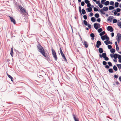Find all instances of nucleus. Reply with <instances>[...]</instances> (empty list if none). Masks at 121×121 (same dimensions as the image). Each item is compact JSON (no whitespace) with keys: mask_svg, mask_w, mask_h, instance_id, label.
<instances>
[{"mask_svg":"<svg viewBox=\"0 0 121 121\" xmlns=\"http://www.w3.org/2000/svg\"><path fill=\"white\" fill-rule=\"evenodd\" d=\"M13 48H12L11 50V52L10 53V54L11 55V56L12 57L13 56Z\"/></svg>","mask_w":121,"mask_h":121,"instance_id":"nucleus-18","label":"nucleus"},{"mask_svg":"<svg viewBox=\"0 0 121 121\" xmlns=\"http://www.w3.org/2000/svg\"><path fill=\"white\" fill-rule=\"evenodd\" d=\"M109 67V66L107 65H106L105 66V68L107 69H108Z\"/></svg>","mask_w":121,"mask_h":121,"instance_id":"nucleus-56","label":"nucleus"},{"mask_svg":"<svg viewBox=\"0 0 121 121\" xmlns=\"http://www.w3.org/2000/svg\"><path fill=\"white\" fill-rule=\"evenodd\" d=\"M82 13L83 14H85L86 13V12L85 10L84 9H82Z\"/></svg>","mask_w":121,"mask_h":121,"instance_id":"nucleus-33","label":"nucleus"},{"mask_svg":"<svg viewBox=\"0 0 121 121\" xmlns=\"http://www.w3.org/2000/svg\"><path fill=\"white\" fill-rule=\"evenodd\" d=\"M94 11H98V9H97L96 8L94 7Z\"/></svg>","mask_w":121,"mask_h":121,"instance_id":"nucleus-44","label":"nucleus"},{"mask_svg":"<svg viewBox=\"0 0 121 121\" xmlns=\"http://www.w3.org/2000/svg\"><path fill=\"white\" fill-rule=\"evenodd\" d=\"M117 65L119 69H121V64H117Z\"/></svg>","mask_w":121,"mask_h":121,"instance_id":"nucleus-37","label":"nucleus"},{"mask_svg":"<svg viewBox=\"0 0 121 121\" xmlns=\"http://www.w3.org/2000/svg\"><path fill=\"white\" fill-rule=\"evenodd\" d=\"M109 4V2L108 1H106L104 3V5H106V6L107 5H108Z\"/></svg>","mask_w":121,"mask_h":121,"instance_id":"nucleus-30","label":"nucleus"},{"mask_svg":"<svg viewBox=\"0 0 121 121\" xmlns=\"http://www.w3.org/2000/svg\"><path fill=\"white\" fill-rule=\"evenodd\" d=\"M113 11H115V12H114V14L115 15H116L117 14V12L116 11V10L114 9Z\"/></svg>","mask_w":121,"mask_h":121,"instance_id":"nucleus-57","label":"nucleus"},{"mask_svg":"<svg viewBox=\"0 0 121 121\" xmlns=\"http://www.w3.org/2000/svg\"><path fill=\"white\" fill-rule=\"evenodd\" d=\"M103 11L104 10H103L102 9H101L99 10V11L101 13L103 14H105V13Z\"/></svg>","mask_w":121,"mask_h":121,"instance_id":"nucleus-21","label":"nucleus"},{"mask_svg":"<svg viewBox=\"0 0 121 121\" xmlns=\"http://www.w3.org/2000/svg\"><path fill=\"white\" fill-rule=\"evenodd\" d=\"M93 13H92L91 12L90 13L89 16L90 17H92L93 16Z\"/></svg>","mask_w":121,"mask_h":121,"instance_id":"nucleus-53","label":"nucleus"},{"mask_svg":"<svg viewBox=\"0 0 121 121\" xmlns=\"http://www.w3.org/2000/svg\"><path fill=\"white\" fill-rule=\"evenodd\" d=\"M101 45V42L99 41H97L96 42V46L97 48H99V46Z\"/></svg>","mask_w":121,"mask_h":121,"instance_id":"nucleus-6","label":"nucleus"},{"mask_svg":"<svg viewBox=\"0 0 121 121\" xmlns=\"http://www.w3.org/2000/svg\"><path fill=\"white\" fill-rule=\"evenodd\" d=\"M101 39L103 40H104L105 39L107 40L106 41H108V40H109V37L107 36L104 35L102 36L101 37Z\"/></svg>","mask_w":121,"mask_h":121,"instance_id":"nucleus-5","label":"nucleus"},{"mask_svg":"<svg viewBox=\"0 0 121 121\" xmlns=\"http://www.w3.org/2000/svg\"><path fill=\"white\" fill-rule=\"evenodd\" d=\"M88 27L90 29H91V25H90L89 24H87Z\"/></svg>","mask_w":121,"mask_h":121,"instance_id":"nucleus-45","label":"nucleus"},{"mask_svg":"<svg viewBox=\"0 0 121 121\" xmlns=\"http://www.w3.org/2000/svg\"><path fill=\"white\" fill-rule=\"evenodd\" d=\"M98 6L100 8H102L103 7V6L102 5V4H101L100 3L99 4H98Z\"/></svg>","mask_w":121,"mask_h":121,"instance_id":"nucleus-36","label":"nucleus"},{"mask_svg":"<svg viewBox=\"0 0 121 121\" xmlns=\"http://www.w3.org/2000/svg\"><path fill=\"white\" fill-rule=\"evenodd\" d=\"M95 2H96V3L97 4H100V3H99L100 2L99 1H95Z\"/></svg>","mask_w":121,"mask_h":121,"instance_id":"nucleus-60","label":"nucleus"},{"mask_svg":"<svg viewBox=\"0 0 121 121\" xmlns=\"http://www.w3.org/2000/svg\"><path fill=\"white\" fill-rule=\"evenodd\" d=\"M103 30L101 28L99 29L98 30V31L99 33H100Z\"/></svg>","mask_w":121,"mask_h":121,"instance_id":"nucleus-34","label":"nucleus"},{"mask_svg":"<svg viewBox=\"0 0 121 121\" xmlns=\"http://www.w3.org/2000/svg\"><path fill=\"white\" fill-rule=\"evenodd\" d=\"M85 3L84 1H82L81 3V5L82 6H83L84 5Z\"/></svg>","mask_w":121,"mask_h":121,"instance_id":"nucleus-48","label":"nucleus"},{"mask_svg":"<svg viewBox=\"0 0 121 121\" xmlns=\"http://www.w3.org/2000/svg\"><path fill=\"white\" fill-rule=\"evenodd\" d=\"M94 28L96 30H97L98 29L97 23H94Z\"/></svg>","mask_w":121,"mask_h":121,"instance_id":"nucleus-13","label":"nucleus"},{"mask_svg":"<svg viewBox=\"0 0 121 121\" xmlns=\"http://www.w3.org/2000/svg\"><path fill=\"white\" fill-rule=\"evenodd\" d=\"M119 4V3L117 2H115V7H117L118 6Z\"/></svg>","mask_w":121,"mask_h":121,"instance_id":"nucleus-27","label":"nucleus"},{"mask_svg":"<svg viewBox=\"0 0 121 121\" xmlns=\"http://www.w3.org/2000/svg\"><path fill=\"white\" fill-rule=\"evenodd\" d=\"M114 2L113 1H111L110 2V5H113L114 4Z\"/></svg>","mask_w":121,"mask_h":121,"instance_id":"nucleus-41","label":"nucleus"},{"mask_svg":"<svg viewBox=\"0 0 121 121\" xmlns=\"http://www.w3.org/2000/svg\"><path fill=\"white\" fill-rule=\"evenodd\" d=\"M63 58L65 60V61L67 60H66V58L65 56H64V57H63Z\"/></svg>","mask_w":121,"mask_h":121,"instance_id":"nucleus-62","label":"nucleus"},{"mask_svg":"<svg viewBox=\"0 0 121 121\" xmlns=\"http://www.w3.org/2000/svg\"><path fill=\"white\" fill-rule=\"evenodd\" d=\"M91 20L92 22H94L96 21V19L94 17H92L91 18Z\"/></svg>","mask_w":121,"mask_h":121,"instance_id":"nucleus-23","label":"nucleus"},{"mask_svg":"<svg viewBox=\"0 0 121 121\" xmlns=\"http://www.w3.org/2000/svg\"><path fill=\"white\" fill-rule=\"evenodd\" d=\"M90 36L92 37L91 39L93 40L94 39L95 35L94 34L92 33L90 34Z\"/></svg>","mask_w":121,"mask_h":121,"instance_id":"nucleus-14","label":"nucleus"},{"mask_svg":"<svg viewBox=\"0 0 121 121\" xmlns=\"http://www.w3.org/2000/svg\"><path fill=\"white\" fill-rule=\"evenodd\" d=\"M10 19V20L11 22H13L14 24L16 23V21L13 18V17H11L10 16H9Z\"/></svg>","mask_w":121,"mask_h":121,"instance_id":"nucleus-11","label":"nucleus"},{"mask_svg":"<svg viewBox=\"0 0 121 121\" xmlns=\"http://www.w3.org/2000/svg\"><path fill=\"white\" fill-rule=\"evenodd\" d=\"M97 25H98V29L100 28V24L99 23H97Z\"/></svg>","mask_w":121,"mask_h":121,"instance_id":"nucleus-59","label":"nucleus"},{"mask_svg":"<svg viewBox=\"0 0 121 121\" xmlns=\"http://www.w3.org/2000/svg\"><path fill=\"white\" fill-rule=\"evenodd\" d=\"M117 40H121V35L120 34H118L117 36Z\"/></svg>","mask_w":121,"mask_h":121,"instance_id":"nucleus-10","label":"nucleus"},{"mask_svg":"<svg viewBox=\"0 0 121 121\" xmlns=\"http://www.w3.org/2000/svg\"><path fill=\"white\" fill-rule=\"evenodd\" d=\"M19 9H20V13L22 14V16H25L28 14L26 9L21 5H19L18 6Z\"/></svg>","mask_w":121,"mask_h":121,"instance_id":"nucleus-2","label":"nucleus"},{"mask_svg":"<svg viewBox=\"0 0 121 121\" xmlns=\"http://www.w3.org/2000/svg\"><path fill=\"white\" fill-rule=\"evenodd\" d=\"M113 23H116L117 22V20L116 19H113Z\"/></svg>","mask_w":121,"mask_h":121,"instance_id":"nucleus-39","label":"nucleus"},{"mask_svg":"<svg viewBox=\"0 0 121 121\" xmlns=\"http://www.w3.org/2000/svg\"><path fill=\"white\" fill-rule=\"evenodd\" d=\"M116 10H117V12H120L121 10V9H119V8H117V9H116Z\"/></svg>","mask_w":121,"mask_h":121,"instance_id":"nucleus-43","label":"nucleus"},{"mask_svg":"<svg viewBox=\"0 0 121 121\" xmlns=\"http://www.w3.org/2000/svg\"><path fill=\"white\" fill-rule=\"evenodd\" d=\"M81 7L80 6H80L79 7V12L81 14Z\"/></svg>","mask_w":121,"mask_h":121,"instance_id":"nucleus-46","label":"nucleus"},{"mask_svg":"<svg viewBox=\"0 0 121 121\" xmlns=\"http://www.w3.org/2000/svg\"><path fill=\"white\" fill-rule=\"evenodd\" d=\"M83 45L86 48H87L88 47V45L87 44V42L85 41H84Z\"/></svg>","mask_w":121,"mask_h":121,"instance_id":"nucleus-12","label":"nucleus"},{"mask_svg":"<svg viewBox=\"0 0 121 121\" xmlns=\"http://www.w3.org/2000/svg\"><path fill=\"white\" fill-rule=\"evenodd\" d=\"M116 50L117 51H118L119 50V48L118 46H116Z\"/></svg>","mask_w":121,"mask_h":121,"instance_id":"nucleus-55","label":"nucleus"},{"mask_svg":"<svg viewBox=\"0 0 121 121\" xmlns=\"http://www.w3.org/2000/svg\"><path fill=\"white\" fill-rule=\"evenodd\" d=\"M107 30L111 32L113 31L114 30L113 28L111 26H108V27Z\"/></svg>","mask_w":121,"mask_h":121,"instance_id":"nucleus-7","label":"nucleus"},{"mask_svg":"<svg viewBox=\"0 0 121 121\" xmlns=\"http://www.w3.org/2000/svg\"><path fill=\"white\" fill-rule=\"evenodd\" d=\"M101 20L100 18H99L97 19V21L99 22H100Z\"/></svg>","mask_w":121,"mask_h":121,"instance_id":"nucleus-52","label":"nucleus"},{"mask_svg":"<svg viewBox=\"0 0 121 121\" xmlns=\"http://www.w3.org/2000/svg\"><path fill=\"white\" fill-rule=\"evenodd\" d=\"M114 35V33L113 32H112L111 33V36L112 37H113Z\"/></svg>","mask_w":121,"mask_h":121,"instance_id":"nucleus-61","label":"nucleus"},{"mask_svg":"<svg viewBox=\"0 0 121 121\" xmlns=\"http://www.w3.org/2000/svg\"><path fill=\"white\" fill-rule=\"evenodd\" d=\"M114 8L112 6H110L109 7V10L113 9Z\"/></svg>","mask_w":121,"mask_h":121,"instance_id":"nucleus-31","label":"nucleus"},{"mask_svg":"<svg viewBox=\"0 0 121 121\" xmlns=\"http://www.w3.org/2000/svg\"><path fill=\"white\" fill-rule=\"evenodd\" d=\"M37 48L38 49V51L41 53L44 57L47 58L48 57V56L45 53L44 49L40 45L38 44L37 45Z\"/></svg>","mask_w":121,"mask_h":121,"instance_id":"nucleus-1","label":"nucleus"},{"mask_svg":"<svg viewBox=\"0 0 121 121\" xmlns=\"http://www.w3.org/2000/svg\"><path fill=\"white\" fill-rule=\"evenodd\" d=\"M83 18L85 20L86 19H87V17L86 15H84L83 16Z\"/></svg>","mask_w":121,"mask_h":121,"instance_id":"nucleus-50","label":"nucleus"},{"mask_svg":"<svg viewBox=\"0 0 121 121\" xmlns=\"http://www.w3.org/2000/svg\"><path fill=\"white\" fill-rule=\"evenodd\" d=\"M118 75H114V77L116 78H117L118 77Z\"/></svg>","mask_w":121,"mask_h":121,"instance_id":"nucleus-58","label":"nucleus"},{"mask_svg":"<svg viewBox=\"0 0 121 121\" xmlns=\"http://www.w3.org/2000/svg\"><path fill=\"white\" fill-rule=\"evenodd\" d=\"M117 25L120 28H121V22L119 21L117 23Z\"/></svg>","mask_w":121,"mask_h":121,"instance_id":"nucleus-24","label":"nucleus"},{"mask_svg":"<svg viewBox=\"0 0 121 121\" xmlns=\"http://www.w3.org/2000/svg\"><path fill=\"white\" fill-rule=\"evenodd\" d=\"M110 51L111 53H114L115 52V50L113 48H112L110 50Z\"/></svg>","mask_w":121,"mask_h":121,"instance_id":"nucleus-19","label":"nucleus"},{"mask_svg":"<svg viewBox=\"0 0 121 121\" xmlns=\"http://www.w3.org/2000/svg\"><path fill=\"white\" fill-rule=\"evenodd\" d=\"M108 64L109 65V66H112L111 63L110 62H109L108 63Z\"/></svg>","mask_w":121,"mask_h":121,"instance_id":"nucleus-38","label":"nucleus"},{"mask_svg":"<svg viewBox=\"0 0 121 121\" xmlns=\"http://www.w3.org/2000/svg\"><path fill=\"white\" fill-rule=\"evenodd\" d=\"M7 75L8 77L11 79V81H13V78L12 76H11L8 73H7Z\"/></svg>","mask_w":121,"mask_h":121,"instance_id":"nucleus-20","label":"nucleus"},{"mask_svg":"<svg viewBox=\"0 0 121 121\" xmlns=\"http://www.w3.org/2000/svg\"><path fill=\"white\" fill-rule=\"evenodd\" d=\"M108 48L109 49H111V48H112V46L110 45H109L108 46Z\"/></svg>","mask_w":121,"mask_h":121,"instance_id":"nucleus-47","label":"nucleus"},{"mask_svg":"<svg viewBox=\"0 0 121 121\" xmlns=\"http://www.w3.org/2000/svg\"><path fill=\"white\" fill-rule=\"evenodd\" d=\"M106 54L105 53H103L102 54H99V56L101 58L103 57L104 59V60L106 61H107L109 60V58L106 56Z\"/></svg>","mask_w":121,"mask_h":121,"instance_id":"nucleus-3","label":"nucleus"},{"mask_svg":"<svg viewBox=\"0 0 121 121\" xmlns=\"http://www.w3.org/2000/svg\"><path fill=\"white\" fill-rule=\"evenodd\" d=\"M86 9H87L88 12H90L92 10V8L91 7H89L87 8Z\"/></svg>","mask_w":121,"mask_h":121,"instance_id":"nucleus-22","label":"nucleus"},{"mask_svg":"<svg viewBox=\"0 0 121 121\" xmlns=\"http://www.w3.org/2000/svg\"><path fill=\"white\" fill-rule=\"evenodd\" d=\"M73 118L75 121H79L78 119V118H76L75 115H73Z\"/></svg>","mask_w":121,"mask_h":121,"instance_id":"nucleus-17","label":"nucleus"},{"mask_svg":"<svg viewBox=\"0 0 121 121\" xmlns=\"http://www.w3.org/2000/svg\"><path fill=\"white\" fill-rule=\"evenodd\" d=\"M113 68L114 70L115 71H117V68L115 65H114L113 66Z\"/></svg>","mask_w":121,"mask_h":121,"instance_id":"nucleus-26","label":"nucleus"},{"mask_svg":"<svg viewBox=\"0 0 121 121\" xmlns=\"http://www.w3.org/2000/svg\"><path fill=\"white\" fill-rule=\"evenodd\" d=\"M83 23L85 26H87L88 24L87 22L85 20H84Z\"/></svg>","mask_w":121,"mask_h":121,"instance_id":"nucleus-29","label":"nucleus"},{"mask_svg":"<svg viewBox=\"0 0 121 121\" xmlns=\"http://www.w3.org/2000/svg\"><path fill=\"white\" fill-rule=\"evenodd\" d=\"M119 79L120 81H121V76H120L119 77Z\"/></svg>","mask_w":121,"mask_h":121,"instance_id":"nucleus-63","label":"nucleus"},{"mask_svg":"<svg viewBox=\"0 0 121 121\" xmlns=\"http://www.w3.org/2000/svg\"><path fill=\"white\" fill-rule=\"evenodd\" d=\"M118 54H115L113 55V57L115 59H116L118 57Z\"/></svg>","mask_w":121,"mask_h":121,"instance_id":"nucleus-28","label":"nucleus"},{"mask_svg":"<svg viewBox=\"0 0 121 121\" xmlns=\"http://www.w3.org/2000/svg\"><path fill=\"white\" fill-rule=\"evenodd\" d=\"M103 9V10L105 11H107L108 9V8L107 7H104Z\"/></svg>","mask_w":121,"mask_h":121,"instance_id":"nucleus-16","label":"nucleus"},{"mask_svg":"<svg viewBox=\"0 0 121 121\" xmlns=\"http://www.w3.org/2000/svg\"><path fill=\"white\" fill-rule=\"evenodd\" d=\"M117 58L119 59H121V55H118Z\"/></svg>","mask_w":121,"mask_h":121,"instance_id":"nucleus-51","label":"nucleus"},{"mask_svg":"<svg viewBox=\"0 0 121 121\" xmlns=\"http://www.w3.org/2000/svg\"><path fill=\"white\" fill-rule=\"evenodd\" d=\"M107 63L105 61H103V64L104 65H106L107 64Z\"/></svg>","mask_w":121,"mask_h":121,"instance_id":"nucleus-42","label":"nucleus"},{"mask_svg":"<svg viewBox=\"0 0 121 121\" xmlns=\"http://www.w3.org/2000/svg\"><path fill=\"white\" fill-rule=\"evenodd\" d=\"M113 17L112 16H110L108 17V18L107 19L108 21H110V22H112V20L113 19Z\"/></svg>","mask_w":121,"mask_h":121,"instance_id":"nucleus-8","label":"nucleus"},{"mask_svg":"<svg viewBox=\"0 0 121 121\" xmlns=\"http://www.w3.org/2000/svg\"><path fill=\"white\" fill-rule=\"evenodd\" d=\"M95 17L96 18H98L99 17V15L98 13H96L95 14Z\"/></svg>","mask_w":121,"mask_h":121,"instance_id":"nucleus-35","label":"nucleus"},{"mask_svg":"<svg viewBox=\"0 0 121 121\" xmlns=\"http://www.w3.org/2000/svg\"><path fill=\"white\" fill-rule=\"evenodd\" d=\"M52 53L53 55V57L54 58L55 60H57V58L56 54L55 51L52 48Z\"/></svg>","mask_w":121,"mask_h":121,"instance_id":"nucleus-4","label":"nucleus"},{"mask_svg":"<svg viewBox=\"0 0 121 121\" xmlns=\"http://www.w3.org/2000/svg\"><path fill=\"white\" fill-rule=\"evenodd\" d=\"M106 0H102L101 1V2L102 4H104V2L106 1Z\"/></svg>","mask_w":121,"mask_h":121,"instance_id":"nucleus-49","label":"nucleus"},{"mask_svg":"<svg viewBox=\"0 0 121 121\" xmlns=\"http://www.w3.org/2000/svg\"><path fill=\"white\" fill-rule=\"evenodd\" d=\"M91 6V4L90 3H89L87 5V6L88 7H90Z\"/></svg>","mask_w":121,"mask_h":121,"instance_id":"nucleus-54","label":"nucleus"},{"mask_svg":"<svg viewBox=\"0 0 121 121\" xmlns=\"http://www.w3.org/2000/svg\"><path fill=\"white\" fill-rule=\"evenodd\" d=\"M110 56H111L112 58L113 57V56L112 54H110Z\"/></svg>","mask_w":121,"mask_h":121,"instance_id":"nucleus-64","label":"nucleus"},{"mask_svg":"<svg viewBox=\"0 0 121 121\" xmlns=\"http://www.w3.org/2000/svg\"><path fill=\"white\" fill-rule=\"evenodd\" d=\"M105 33V32L104 31L102 32L101 33H100L99 34V35L100 36H102V35H104Z\"/></svg>","mask_w":121,"mask_h":121,"instance_id":"nucleus-32","label":"nucleus"},{"mask_svg":"<svg viewBox=\"0 0 121 121\" xmlns=\"http://www.w3.org/2000/svg\"><path fill=\"white\" fill-rule=\"evenodd\" d=\"M108 71L109 72L112 73L113 72V70L112 69L110 68L109 69Z\"/></svg>","mask_w":121,"mask_h":121,"instance_id":"nucleus-25","label":"nucleus"},{"mask_svg":"<svg viewBox=\"0 0 121 121\" xmlns=\"http://www.w3.org/2000/svg\"><path fill=\"white\" fill-rule=\"evenodd\" d=\"M104 43L106 45H108L109 44H112V42H111L110 41H109V40H108V41H104Z\"/></svg>","mask_w":121,"mask_h":121,"instance_id":"nucleus-9","label":"nucleus"},{"mask_svg":"<svg viewBox=\"0 0 121 121\" xmlns=\"http://www.w3.org/2000/svg\"><path fill=\"white\" fill-rule=\"evenodd\" d=\"M98 50L99 52L100 53H101L103 52V49L102 48H99Z\"/></svg>","mask_w":121,"mask_h":121,"instance_id":"nucleus-15","label":"nucleus"},{"mask_svg":"<svg viewBox=\"0 0 121 121\" xmlns=\"http://www.w3.org/2000/svg\"><path fill=\"white\" fill-rule=\"evenodd\" d=\"M84 2H85V3L86 4H88L89 3H90V1H89L88 0H85L84 1Z\"/></svg>","mask_w":121,"mask_h":121,"instance_id":"nucleus-40","label":"nucleus"}]
</instances>
